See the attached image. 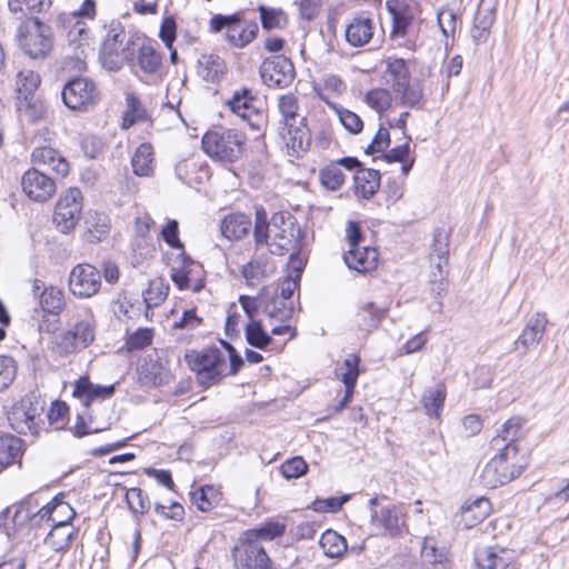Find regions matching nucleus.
Segmentation results:
<instances>
[{"mask_svg":"<svg viewBox=\"0 0 569 569\" xmlns=\"http://www.w3.org/2000/svg\"><path fill=\"white\" fill-rule=\"evenodd\" d=\"M114 392V386L93 385L89 377H80L73 385L72 396L79 399L84 410L77 417L74 435L83 437L90 433H98L111 427V410L107 406L90 409L96 400L110 398Z\"/></svg>","mask_w":569,"mask_h":569,"instance_id":"obj_1","label":"nucleus"},{"mask_svg":"<svg viewBox=\"0 0 569 569\" xmlns=\"http://www.w3.org/2000/svg\"><path fill=\"white\" fill-rule=\"evenodd\" d=\"M253 236L257 244L266 243L273 254L301 250V230L287 212H276L270 222L262 207L256 209Z\"/></svg>","mask_w":569,"mask_h":569,"instance_id":"obj_2","label":"nucleus"},{"mask_svg":"<svg viewBox=\"0 0 569 569\" xmlns=\"http://www.w3.org/2000/svg\"><path fill=\"white\" fill-rule=\"evenodd\" d=\"M281 124L280 134L289 154L299 158L311 144L307 119L299 112L298 98L293 93L281 94L277 103Z\"/></svg>","mask_w":569,"mask_h":569,"instance_id":"obj_3","label":"nucleus"},{"mask_svg":"<svg viewBox=\"0 0 569 569\" xmlns=\"http://www.w3.org/2000/svg\"><path fill=\"white\" fill-rule=\"evenodd\" d=\"M499 452L485 466L480 480L490 489L503 486L519 477L526 468L525 458L519 456L518 447L503 446Z\"/></svg>","mask_w":569,"mask_h":569,"instance_id":"obj_4","label":"nucleus"},{"mask_svg":"<svg viewBox=\"0 0 569 569\" xmlns=\"http://www.w3.org/2000/svg\"><path fill=\"white\" fill-rule=\"evenodd\" d=\"M97 320L90 308H84L69 330L57 336L54 351L67 357L89 347L96 338Z\"/></svg>","mask_w":569,"mask_h":569,"instance_id":"obj_5","label":"nucleus"},{"mask_svg":"<svg viewBox=\"0 0 569 569\" xmlns=\"http://www.w3.org/2000/svg\"><path fill=\"white\" fill-rule=\"evenodd\" d=\"M184 358L204 388L219 383L226 377L224 356L216 347L189 351Z\"/></svg>","mask_w":569,"mask_h":569,"instance_id":"obj_6","label":"nucleus"},{"mask_svg":"<svg viewBox=\"0 0 569 569\" xmlns=\"http://www.w3.org/2000/svg\"><path fill=\"white\" fill-rule=\"evenodd\" d=\"M244 140L237 130L209 131L202 138V149L212 159L233 162L241 157Z\"/></svg>","mask_w":569,"mask_h":569,"instance_id":"obj_7","label":"nucleus"},{"mask_svg":"<svg viewBox=\"0 0 569 569\" xmlns=\"http://www.w3.org/2000/svg\"><path fill=\"white\" fill-rule=\"evenodd\" d=\"M19 46L32 59L48 57L53 46L51 27L38 18L26 21L19 28Z\"/></svg>","mask_w":569,"mask_h":569,"instance_id":"obj_8","label":"nucleus"},{"mask_svg":"<svg viewBox=\"0 0 569 569\" xmlns=\"http://www.w3.org/2000/svg\"><path fill=\"white\" fill-rule=\"evenodd\" d=\"M137 37L124 32L109 33L102 43L100 59L102 66L110 70H119L126 62H132L136 56Z\"/></svg>","mask_w":569,"mask_h":569,"instance_id":"obj_9","label":"nucleus"},{"mask_svg":"<svg viewBox=\"0 0 569 569\" xmlns=\"http://www.w3.org/2000/svg\"><path fill=\"white\" fill-rule=\"evenodd\" d=\"M61 96L67 108L82 112L97 103L99 90L92 80L76 77L63 86Z\"/></svg>","mask_w":569,"mask_h":569,"instance_id":"obj_10","label":"nucleus"},{"mask_svg":"<svg viewBox=\"0 0 569 569\" xmlns=\"http://www.w3.org/2000/svg\"><path fill=\"white\" fill-rule=\"evenodd\" d=\"M232 558L237 569H277L261 542L244 535L233 547Z\"/></svg>","mask_w":569,"mask_h":569,"instance_id":"obj_11","label":"nucleus"},{"mask_svg":"<svg viewBox=\"0 0 569 569\" xmlns=\"http://www.w3.org/2000/svg\"><path fill=\"white\" fill-rule=\"evenodd\" d=\"M224 28L227 29L226 39L237 48H242L250 43L259 30L256 22L242 23L238 14H216L211 18L210 29L213 32H220Z\"/></svg>","mask_w":569,"mask_h":569,"instance_id":"obj_12","label":"nucleus"},{"mask_svg":"<svg viewBox=\"0 0 569 569\" xmlns=\"http://www.w3.org/2000/svg\"><path fill=\"white\" fill-rule=\"evenodd\" d=\"M68 288L76 298H92L100 291L101 271L90 263H78L69 273Z\"/></svg>","mask_w":569,"mask_h":569,"instance_id":"obj_13","label":"nucleus"},{"mask_svg":"<svg viewBox=\"0 0 569 569\" xmlns=\"http://www.w3.org/2000/svg\"><path fill=\"white\" fill-rule=\"evenodd\" d=\"M43 407L33 402L31 398L26 397L16 403L9 415L8 420L11 428L20 435H37L39 432L41 413Z\"/></svg>","mask_w":569,"mask_h":569,"instance_id":"obj_14","label":"nucleus"},{"mask_svg":"<svg viewBox=\"0 0 569 569\" xmlns=\"http://www.w3.org/2000/svg\"><path fill=\"white\" fill-rule=\"evenodd\" d=\"M82 211V193L78 188H70L60 196L54 213L53 221L58 229L67 233L78 223Z\"/></svg>","mask_w":569,"mask_h":569,"instance_id":"obj_15","label":"nucleus"},{"mask_svg":"<svg viewBox=\"0 0 569 569\" xmlns=\"http://www.w3.org/2000/svg\"><path fill=\"white\" fill-rule=\"evenodd\" d=\"M260 76L268 87L286 88L295 79V67L288 58L277 56L262 62Z\"/></svg>","mask_w":569,"mask_h":569,"instance_id":"obj_16","label":"nucleus"},{"mask_svg":"<svg viewBox=\"0 0 569 569\" xmlns=\"http://www.w3.org/2000/svg\"><path fill=\"white\" fill-rule=\"evenodd\" d=\"M178 266L171 267V279L179 289H190L199 292L204 287L202 267L184 253L178 257Z\"/></svg>","mask_w":569,"mask_h":569,"instance_id":"obj_17","label":"nucleus"},{"mask_svg":"<svg viewBox=\"0 0 569 569\" xmlns=\"http://www.w3.org/2000/svg\"><path fill=\"white\" fill-rule=\"evenodd\" d=\"M23 192L32 200L46 202L56 192V183L52 178L37 168L29 169L21 179Z\"/></svg>","mask_w":569,"mask_h":569,"instance_id":"obj_18","label":"nucleus"},{"mask_svg":"<svg viewBox=\"0 0 569 569\" xmlns=\"http://www.w3.org/2000/svg\"><path fill=\"white\" fill-rule=\"evenodd\" d=\"M371 523L383 529V535L390 537L402 536L407 528L405 522V513L400 507L388 506L378 510H371Z\"/></svg>","mask_w":569,"mask_h":569,"instance_id":"obj_19","label":"nucleus"},{"mask_svg":"<svg viewBox=\"0 0 569 569\" xmlns=\"http://www.w3.org/2000/svg\"><path fill=\"white\" fill-rule=\"evenodd\" d=\"M496 19V8L491 0H480L473 19L471 37L476 43L487 40Z\"/></svg>","mask_w":569,"mask_h":569,"instance_id":"obj_20","label":"nucleus"},{"mask_svg":"<svg viewBox=\"0 0 569 569\" xmlns=\"http://www.w3.org/2000/svg\"><path fill=\"white\" fill-rule=\"evenodd\" d=\"M31 161L34 166L51 170L61 177L69 172L68 161L51 147L36 148L31 153Z\"/></svg>","mask_w":569,"mask_h":569,"instance_id":"obj_21","label":"nucleus"},{"mask_svg":"<svg viewBox=\"0 0 569 569\" xmlns=\"http://www.w3.org/2000/svg\"><path fill=\"white\" fill-rule=\"evenodd\" d=\"M343 260L349 269L359 273L373 270L378 263V251L369 246L349 248L343 254Z\"/></svg>","mask_w":569,"mask_h":569,"instance_id":"obj_22","label":"nucleus"},{"mask_svg":"<svg viewBox=\"0 0 569 569\" xmlns=\"http://www.w3.org/2000/svg\"><path fill=\"white\" fill-rule=\"evenodd\" d=\"M373 21L365 14H359L347 24L346 40L352 47H363L372 39Z\"/></svg>","mask_w":569,"mask_h":569,"instance_id":"obj_23","label":"nucleus"},{"mask_svg":"<svg viewBox=\"0 0 569 569\" xmlns=\"http://www.w3.org/2000/svg\"><path fill=\"white\" fill-rule=\"evenodd\" d=\"M525 423L526 421L521 417L510 418L492 438L491 446L496 449H501L503 446L518 447L517 441L526 435Z\"/></svg>","mask_w":569,"mask_h":569,"instance_id":"obj_24","label":"nucleus"},{"mask_svg":"<svg viewBox=\"0 0 569 569\" xmlns=\"http://www.w3.org/2000/svg\"><path fill=\"white\" fill-rule=\"evenodd\" d=\"M258 98L248 88H242L234 91L228 104L233 113L251 123L252 116H258L259 107L257 106Z\"/></svg>","mask_w":569,"mask_h":569,"instance_id":"obj_25","label":"nucleus"},{"mask_svg":"<svg viewBox=\"0 0 569 569\" xmlns=\"http://www.w3.org/2000/svg\"><path fill=\"white\" fill-rule=\"evenodd\" d=\"M547 325L548 319L546 315L542 312H536L526 323L516 343L522 346L523 351L527 352L530 347L539 343L543 337Z\"/></svg>","mask_w":569,"mask_h":569,"instance_id":"obj_26","label":"nucleus"},{"mask_svg":"<svg viewBox=\"0 0 569 569\" xmlns=\"http://www.w3.org/2000/svg\"><path fill=\"white\" fill-rule=\"evenodd\" d=\"M137 64L147 74H154L161 67L162 57L150 41L137 37Z\"/></svg>","mask_w":569,"mask_h":569,"instance_id":"obj_27","label":"nucleus"},{"mask_svg":"<svg viewBox=\"0 0 569 569\" xmlns=\"http://www.w3.org/2000/svg\"><path fill=\"white\" fill-rule=\"evenodd\" d=\"M511 560V553L499 547H485L475 555V561L481 569H506Z\"/></svg>","mask_w":569,"mask_h":569,"instance_id":"obj_28","label":"nucleus"},{"mask_svg":"<svg viewBox=\"0 0 569 569\" xmlns=\"http://www.w3.org/2000/svg\"><path fill=\"white\" fill-rule=\"evenodd\" d=\"M355 193L358 198L370 199L380 187V172L375 169L360 168L356 171Z\"/></svg>","mask_w":569,"mask_h":569,"instance_id":"obj_29","label":"nucleus"},{"mask_svg":"<svg viewBox=\"0 0 569 569\" xmlns=\"http://www.w3.org/2000/svg\"><path fill=\"white\" fill-rule=\"evenodd\" d=\"M220 229L222 236L228 240H240L251 229L250 217L244 213L229 214L222 220Z\"/></svg>","mask_w":569,"mask_h":569,"instance_id":"obj_30","label":"nucleus"},{"mask_svg":"<svg viewBox=\"0 0 569 569\" xmlns=\"http://www.w3.org/2000/svg\"><path fill=\"white\" fill-rule=\"evenodd\" d=\"M76 533L77 530L73 526H52L44 537L43 543L54 552L66 553Z\"/></svg>","mask_w":569,"mask_h":569,"instance_id":"obj_31","label":"nucleus"},{"mask_svg":"<svg viewBox=\"0 0 569 569\" xmlns=\"http://www.w3.org/2000/svg\"><path fill=\"white\" fill-rule=\"evenodd\" d=\"M386 313V308H379L373 302H365L357 312L358 327L366 332H372L379 327Z\"/></svg>","mask_w":569,"mask_h":569,"instance_id":"obj_32","label":"nucleus"},{"mask_svg":"<svg viewBox=\"0 0 569 569\" xmlns=\"http://www.w3.org/2000/svg\"><path fill=\"white\" fill-rule=\"evenodd\" d=\"M226 64L216 54H202L198 59L197 72L204 80L216 82L224 73Z\"/></svg>","mask_w":569,"mask_h":569,"instance_id":"obj_33","label":"nucleus"},{"mask_svg":"<svg viewBox=\"0 0 569 569\" xmlns=\"http://www.w3.org/2000/svg\"><path fill=\"white\" fill-rule=\"evenodd\" d=\"M392 93L395 99L399 101L401 106L407 108H416L423 96L420 82L412 79L392 90Z\"/></svg>","mask_w":569,"mask_h":569,"instance_id":"obj_34","label":"nucleus"},{"mask_svg":"<svg viewBox=\"0 0 569 569\" xmlns=\"http://www.w3.org/2000/svg\"><path fill=\"white\" fill-rule=\"evenodd\" d=\"M133 172L140 177H149L153 173V148L150 143L140 144L131 160Z\"/></svg>","mask_w":569,"mask_h":569,"instance_id":"obj_35","label":"nucleus"},{"mask_svg":"<svg viewBox=\"0 0 569 569\" xmlns=\"http://www.w3.org/2000/svg\"><path fill=\"white\" fill-rule=\"evenodd\" d=\"M491 509V503L489 499L485 497L477 498L471 502H466L461 507V513L463 520L469 527L477 525L478 522L485 520L489 515Z\"/></svg>","mask_w":569,"mask_h":569,"instance_id":"obj_36","label":"nucleus"},{"mask_svg":"<svg viewBox=\"0 0 569 569\" xmlns=\"http://www.w3.org/2000/svg\"><path fill=\"white\" fill-rule=\"evenodd\" d=\"M22 456V441L11 435L0 437V467L13 465Z\"/></svg>","mask_w":569,"mask_h":569,"instance_id":"obj_37","label":"nucleus"},{"mask_svg":"<svg viewBox=\"0 0 569 569\" xmlns=\"http://www.w3.org/2000/svg\"><path fill=\"white\" fill-rule=\"evenodd\" d=\"M263 313L271 320L284 322L293 313V302L279 298L276 293L270 300L264 301Z\"/></svg>","mask_w":569,"mask_h":569,"instance_id":"obj_38","label":"nucleus"},{"mask_svg":"<svg viewBox=\"0 0 569 569\" xmlns=\"http://www.w3.org/2000/svg\"><path fill=\"white\" fill-rule=\"evenodd\" d=\"M40 306L44 312L59 315L66 307V296L61 288L50 286L40 296Z\"/></svg>","mask_w":569,"mask_h":569,"instance_id":"obj_39","label":"nucleus"},{"mask_svg":"<svg viewBox=\"0 0 569 569\" xmlns=\"http://www.w3.org/2000/svg\"><path fill=\"white\" fill-rule=\"evenodd\" d=\"M409 80H411V77L406 61L399 58H389L387 60L386 81L391 90Z\"/></svg>","mask_w":569,"mask_h":569,"instance_id":"obj_40","label":"nucleus"},{"mask_svg":"<svg viewBox=\"0 0 569 569\" xmlns=\"http://www.w3.org/2000/svg\"><path fill=\"white\" fill-rule=\"evenodd\" d=\"M359 362L358 356L350 355L343 360L341 365L336 368V376L341 380L349 392H353L356 382L359 376Z\"/></svg>","mask_w":569,"mask_h":569,"instance_id":"obj_41","label":"nucleus"},{"mask_svg":"<svg viewBox=\"0 0 569 569\" xmlns=\"http://www.w3.org/2000/svg\"><path fill=\"white\" fill-rule=\"evenodd\" d=\"M323 553L329 558H340L347 551V541L345 537L335 530H326L319 540Z\"/></svg>","mask_w":569,"mask_h":569,"instance_id":"obj_42","label":"nucleus"},{"mask_svg":"<svg viewBox=\"0 0 569 569\" xmlns=\"http://www.w3.org/2000/svg\"><path fill=\"white\" fill-rule=\"evenodd\" d=\"M191 501L200 511H209L221 501V495L213 486H203L191 492Z\"/></svg>","mask_w":569,"mask_h":569,"instance_id":"obj_43","label":"nucleus"},{"mask_svg":"<svg viewBox=\"0 0 569 569\" xmlns=\"http://www.w3.org/2000/svg\"><path fill=\"white\" fill-rule=\"evenodd\" d=\"M126 100L127 109L122 117L123 129H129L134 123L146 121L148 119L147 110L134 93H128Z\"/></svg>","mask_w":569,"mask_h":569,"instance_id":"obj_44","label":"nucleus"},{"mask_svg":"<svg viewBox=\"0 0 569 569\" xmlns=\"http://www.w3.org/2000/svg\"><path fill=\"white\" fill-rule=\"evenodd\" d=\"M244 335L247 342L258 349H264L272 342V338L264 331L260 320L249 321L244 327Z\"/></svg>","mask_w":569,"mask_h":569,"instance_id":"obj_45","label":"nucleus"},{"mask_svg":"<svg viewBox=\"0 0 569 569\" xmlns=\"http://www.w3.org/2000/svg\"><path fill=\"white\" fill-rule=\"evenodd\" d=\"M19 111L22 118L30 122H36L44 117L46 106L34 96L23 97L19 102Z\"/></svg>","mask_w":569,"mask_h":569,"instance_id":"obj_46","label":"nucleus"},{"mask_svg":"<svg viewBox=\"0 0 569 569\" xmlns=\"http://www.w3.org/2000/svg\"><path fill=\"white\" fill-rule=\"evenodd\" d=\"M446 391L443 388L427 389L422 396L421 402L427 415L439 418L440 410L443 407Z\"/></svg>","mask_w":569,"mask_h":569,"instance_id":"obj_47","label":"nucleus"},{"mask_svg":"<svg viewBox=\"0 0 569 569\" xmlns=\"http://www.w3.org/2000/svg\"><path fill=\"white\" fill-rule=\"evenodd\" d=\"M413 32V18L408 12L393 11L391 38L396 41L399 38L411 36Z\"/></svg>","mask_w":569,"mask_h":569,"instance_id":"obj_48","label":"nucleus"},{"mask_svg":"<svg viewBox=\"0 0 569 569\" xmlns=\"http://www.w3.org/2000/svg\"><path fill=\"white\" fill-rule=\"evenodd\" d=\"M40 82V76L33 70L23 69L17 73V89L23 97L33 96Z\"/></svg>","mask_w":569,"mask_h":569,"instance_id":"obj_49","label":"nucleus"},{"mask_svg":"<svg viewBox=\"0 0 569 569\" xmlns=\"http://www.w3.org/2000/svg\"><path fill=\"white\" fill-rule=\"evenodd\" d=\"M259 12L262 28L266 30L282 29L287 26V16L281 10L261 6Z\"/></svg>","mask_w":569,"mask_h":569,"instance_id":"obj_50","label":"nucleus"},{"mask_svg":"<svg viewBox=\"0 0 569 569\" xmlns=\"http://www.w3.org/2000/svg\"><path fill=\"white\" fill-rule=\"evenodd\" d=\"M8 8L18 19H22L29 14L41 12L43 0H9Z\"/></svg>","mask_w":569,"mask_h":569,"instance_id":"obj_51","label":"nucleus"},{"mask_svg":"<svg viewBox=\"0 0 569 569\" xmlns=\"http://www.w3.org/2000/svg\"><path fill=\"white\" fill-rule=\"evenodd\" d=\"M321 184L328 190L336 191L345 182V174L338 164H329L320 171Z\"/></svg>","mask_w":569,"mask_h":569,"instance_id":"obj_52","label":"nucleus"},{"mask_svg":"<svg viewBox=\"0 0 569 569\" xmlns=\"http://www.w3.org/2000/svg\"><path fill=\"white\" fill-rule=\"evenodd\" d=\"M366 102L370 108L381 113L391 106L392 97L389 90L376 88L366 94Z\"/></svg>","mask_w":569,"mask_h":569,"instance_id":"obj_53","label":"nucleus"},{"mask_svg":"<svg viewBox=\"0 0 569 569\" xmlns=\"http://www.w3.org/2000/svg\"><path fill=\"white\" fill-rule=\"evenodd\" d=\"M168 295V287L161 281H150L148 289L143 293V301L148 309L160 305Z\"/></svg>","mask_w":569,"mask_h":569,"instance_id":"obj_54","label":"nucleus"},{"mask_svg":"<svg viewBox=\"0 0 569 569\" xmlns=\"http://www.w3.org/2000/svg\"><path fill=\"white\" fill-rule=\"evenodd\" d=\"M53 505L54 510L52 526H72L71 520L76 517L73 508L58 497L53 498Z\"/></svg>","mask_w":569,"mask_h":569,"instance_id":"obj_55","label":"nucleus"},{"mask_svg":"<svg viewBox=\"0 0 569 569\" xmlns=\"http://www.w3.org/2000/svg\"><path fill=\"white\" fill-rule=\"evenodd\" d=\"M284 531V526L278 522H269L264 526H261L257 529L249 530L244 533L246 537L257 539L259 542L261 540H272L279 536H281Z\"/></svg>","mask_w":569,"mask_h":569,"instance_id":"obj_56","label":"nucleus"},{"mask_svg":"<svg viewBox=\"0 0 569 569\" xmlns=\"http://www.w3.org/2000/svg\"><path fill=\"white\" fill-rule=\"evenodd\" d=\"M126 499L130 510L134 513L143 515L150 508V501L140 488H130L126 493Z\"/></svg>","mask_w":569,"mask_h":569,"instance_id":"obj_57","label":"nucleus"},{"mask_svg":"<svg viewBox=\"0 0 569 569\" xmlns=\"http://www.w3.org/2000/svg\"><path fill=\"white\" fill-rule=\"evenodd\" d=\"M308 465L301 457H293L286 460L281 467L280 472L286 479H297L306 475Z\"/></svg>","mask_w":569,"mask_h":569,"instance_id":"obj_58","label":"nucleus"},{"mask_svg":"<svg viewBox=\"0 0 569 569\" xmlns=\"http://www.w3.org/2000/svg\"><path fill=\"white\" fill-rule=\"evenodd\" d=\"M17 375V365L13 358L0 356V391L7 389Z\"/></svg>","mask_w":569,"mask_h":569,"instance_id":"obj_59","label":"nucleus"},{"mask_svg":"<svg viewBox=\"0 0 569 569\" xmlns=\"http://www.w3.org/2000/svg\"><path fill=\"white\" fill-rule=\"evenodd\" d=\"M349 499V495L317 499L312 502V509L317 512H337Z\"/></svg>","mask_w":569,"mask_h":569,"instance_id":"obj_60","label":"nucleus"},{"mask_svg":"<svg viewBox=\"0 0 569 569\" xmlns=\"http://www.w3.org/2000/svg\"><path fill=\"white\" fill-rule=\"evenodd\" d=\"M341 124L351 133H359L363 128L361 118L347 109H336Z\"/></svg>","mask_w":569,"mask_h":569,"instance_id":"obj_61","label":"nucleus"},{"mask_svg":"<svg viewBox=\"0 0 569 569\" xmlns=\"http://www.w3.org/2000/svg\"><path fill=\"white\" fill-rule=\"evenodd\" d=\"M390 144V134L387 128L380 127L373 137L371 143L366 149L368 154H373L377 152H383Z\"/></svg>","mask_w":569,"mask_h":569,"instance_id":"obj_62","label":"nucleus"},{"mask_svg":"<svg viewBox=\"0 0 569 569\" xmlns=\"http://www.w3.org/2000/svg\"><path fill=\"white\" fill-rule=\"evenodd\" d=\"M239 302L249 321L257 320L258 311L263 310L264 300L261 297L240 296Z\"/></svg>","mask_w":569,"mask_h":569,"instance_id":"obj_63","label":"nucleus"},{"mask_svg":"<svg viewBox=\"0 0 569 569\" xmlns=\"http://www.w3.org/2000/svg\"><path fill=\"white\" fill-rule=\"evenodd\" d=\"M438 24L446 37L453 36L457 29V17L455 12L450 9L441 10L438 13Z\"/></svg>","mask_w":569,"mask_h":569,"instance_id":"obj_64","label":"nucleus"}]
</instances>
